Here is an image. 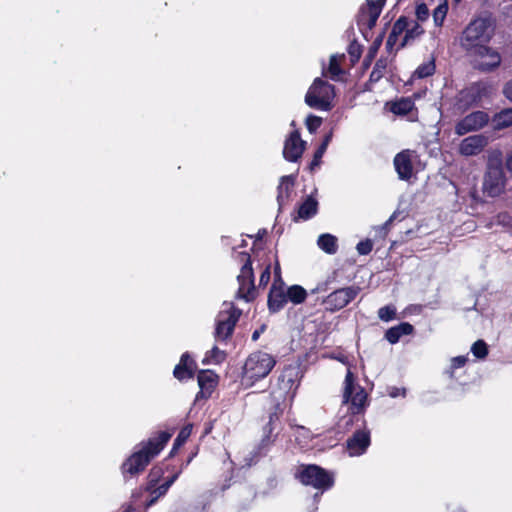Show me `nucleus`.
Masks as SVG:
<instances>
[{
    "instance_id": "nucleus-5",
    "label": "nucleus",
    "mask_w": 512,
    "mask_h": 512,
    "mask_svg": "<svg viewBox=\"0 0 512 512\" xmlns=\"http://www.w3.org/2000/svg\"><path fill=\"white\" fill-rule=\"evenodd\" d=\"M294 477L303 486L316 490L315 495H322L335 485L334 473L317 464H300Z\"/></svg>"
},
{
    "instance_id": "nucleus-33",
    "label": "nucleus",
    "mask_w": 512,
    "mask_h": 512,
    "mask_svg": "<svg viewBox=\"0 0 512 512\" xmlns=\"http://www.w3.org/2000/svg\"><path fill=\"white\" fill-rule=\"evenodd\" d=\"M286 297L288 301L293 304H301L307 298L306 290L300 285H292L286 290Z\"/></svg>"
},
{
    "instance_id": "nucleus-6",
    "label": "nucleus",
    "mask_w": 512,
    "mask_h": 512,
    "mask_svg": "<svg viewBox=\"0 0 512 512\" xmlns=\"http://www.w3.org/2000/svg\"><path fill=\"white\" fill-rule=\"evenodd\" d=\"M277 363L276 357L272 354L257 350L248 355L242 367V382L248 386L266 378L274 369Z\"/></svg>"
},
{
    "instance_id": "nucleus-50",
    "label": "nucleus",
    "mask_w": 512,
    "mask_h": 512,
    "mask_svg": "<svg viewBox=\"0 0 512 512\" xmlns=\"http://www.w3.org/2000/svg\"><path fill=\"white\" fill-rule=\"evenodd\" d=\"M271 266L268 264L265 269L262 271L259 279V286H266L271 278Z\"/></svg>"
},
{
    "instance_id": "nucleus-27",
    "label": "nucleus",
    "mask_w": 512,
    "mask_h": 512,
    "mask_svg": "<svg viewBox=\"0 0 512 512\" xmlns=\"http://www.w3.org/2000/svg\"><path fill=\"white\" fill-rule=\"evenodd\" d=\"M389 60L387 57H380L370 73L368 81L365 83V90L371 91V86L379 82L387 73Z\"/></svg>"
},
{
    "instance_id": "nucleus-11",
    "label": "nucleus",
    "mask_w": 512,
    "mask_h": 512,
    "mask_svg": "<svg viewBox=\"0 0 512 512\" xmlns=\"http://www.w3.org/2000/svg\"><path fill=\"white\" fill-rule=\"evenodd\" d=\"M385 3L386 0H366V3L361 5L356 16V23L360 31H363L364 28L371 30L376 25ZM363 35L366 37L365 34Z\"/></svg>"
},
{
    "instance_id": "nucleus-23",
    "label": "nucleus",
    "mask_w": 512,
    "mask_h": 512,
    "mask_svg": "<svg viewBox=\"0 0 512 512\" xmlns=\"http://www.w3.org/2000/svg\"><path fill=\"white\" fill-rule=\"evenodd\" d=\"M487 145V138L481 134L464 138L459 145V153L463 156L480 154Z\"/></svg>"
},
{
    "instance_id": "nucleus-38",
    "label": "nucleus",
    "mask_w": 512,
    "mask_h": 512,
    "mask_svg": "<svg viewBox=\"0 0 512 512\" xmlns=\"http://www.w3.org/2000/svg\"><path fill=\"white\" fill-rule=\"evenodd\" d=\"M277 427L270 424V423H266L265 426L263 427V437L261 439V447H266L268 446L269 444H271L272 442H274L275 438L277 437V434H274V431Z\"/></svg>"
},
{
    "instance_id": "nucleus-17",
    "label": "nucleus",
    "mask_w": 512,
    "mask_h": 512,
    "mask_svg": "<svg viewBox=\"0 0 512 512\" xmlns=\"http://www.w3.org/2000/svg\"><path fill=\"white\" fill-rule=\"evenodd\" d=\"M417 157L414 150L405 149L397 153L393 164L400 180L409 181L414 173L413 159Z\"/></svg>"
},
{
    "instance_id": "nucleus-60",
    "label": "nucleus",
    "mask_w": 512,
    "mask_h": 512,
    "mask_svg": "<svg viewBox=\"0 0 512 512\" xmlns=\"http://www.w3.org/2000/svg\"><path fill=\"white\" fill-rule=\"evenodd\" d=\"M506 166L512 171V156L507 159Z\"/></svg>"
},
{
    "instance_id": "nucleus-34",
    "label": "nucleus",
    "mask_w": 512,
    "mask_h": 512,
    "mask_svg": "<svg viewBox=\"0 0 512 512\" xmlns=\"http://www.w3.org/2000/svg\"><path fill=\"white\" fill-rule=\"evenodd\" d=\"M344 57H345L344 54H342L340 56L332 55L330 57L328 73L332 80H336V79H338V77L340 75L344 74V70L341 68V60Z\"/></svg>"
},
{
    "instance_id": "nucleus-39",
    "label": "nucleus",
    "mask_w": 512,
    "mask_h": 512,
    "mask_svg": "<svg viewBox=\"0 0 512 512\" xmlns=\"http://www.w3.org/2000/svg\"><path fill=\"white\" fill-rule=\"evenodd\" d=\"M471 352L478 359H484L488 353V345L484 340H477L472 344Z\"/></svg>"
},
{
    "instance_id": "nucleus-57",
    "label": "nucleus",
    "mask_w": 512,
    "mask_h": 512,
    "mask_svg": "<svg viewBox=\"0 0 512 512\" xmlns=\"http://www.w3.org/2000/svg\"><path fill=\"white\" fill-rule=\"evenodd\" d=\"M396 218V212H394L390 218L384 223V228H388L392 222L394 221V219Z\"/></svg>"
},
{
    "instance_id": "nucleus-30",
    "label": "nucleus",
    "mask_w": 512,
    "mask_h": 512,
    "mask_svg": "<svg viewBox=\"0 0 512 512\" xmlns=\"http://www.w3.org/2000/svg\"><path fill=\"white\" fill-rule=\"evenodd\" d=\"M192 429L193 425L191 423L186 424L180 429L177 437L174 440L173 446L169 452L170 457L176 456L178 450L186 443L188 438L191 436Z\"/></svg>"
},
{
    "instance_id": "nucleus-14",
    "label": "nucleus",
    "mask_w": 512,
    "mask_h": 512,
    "mask_svg": "<svg viewBox=\"0 0 512 512\" xmlns=\"http://www.w3.org/2000/svg\"><path fill=\"white\" fill-rule=\"evenodd\" d=\"M358 294V288L345 287L330 293L324 300L325 309L331 312L338 311L346 307Z\"/></svg>"
},
{
    "instance_id": "nucleus-25",
    "label": "nucleus",
    "mask_w": 512,
    "mask_h": 512,
    "mask_svg": "<svg viewBox=\"0 0 512 512\" xmlns=\"http://www.w3.org/2000/svg\"><path fill=\"white\" fill-rule=\"evenodd\" d=\"M318 212V202L312 196H308L303 203L300 204L297 215H292L293 221L309 220Z\"/></svg>"
},
{
    "instance_id": "nucleus-44",
    "label": "nucleus",
    "mask_w": 512,
    "mask_h": 512,
    "mask_svg": "<svg viewBox=\"0 0 512 512\" xmlns=\"http://www.w3.org/2000/svg\"><path fill=\"white\" fill-rule=\"evenodd\" d=\"M307 130L312 134L315 133L322 125V118L313 114L307 116L305 121Z\"/></svg>"
},
{
    "instance_id": "nucleus-43",
    "label": "nucleus",
    "mask_w": 512,
    "mask_h": 512,
    "mask_svg": "<svg viewBox=\"0 0 512 512\" xmlns=\"http://www.w3.org/2000/svg\"><path fill=\"white\" fill-rule=\"evenodd\" d=\"M409 26L408 17L402 15L393 24L391 31L396 32L399 36L406 33L407 27Z\"/></svg>"
},
{
    "instance_id": "nucleus-37",
    "label": "nucleus",
    "mask_w": 512,
    "mask_h": 512,
    "mask_svg": "<svg viewBox=\"0 0 512 512\" xmlns=\"http://www.w3.org/2000/svg\"><path fill=\"white\" fill-rule=\"evenodd\" d=\"M448 12V2L445 0L443 3L439 4L433 11V20L434 24L437 27H441L446 18Z\"/></svg>"
},
{
    "instance_id": "nucleus-61",
    "label": "nucleus",
    "mask_w": 512,
    "mask_h": 512,
    "mask_svg": "<svg viewBox=\"0 0 512 512\" xmlns=\"http://www.w3.org/2000/svg\"><path fill=\"white\" fill-rule=\"evenodd\" d=\"M121 512H135L134 508L132 506H128L127 508H125L123 511Z\"/></svg>"
},
{
    "instance_id": "nucleus-8",
    "label": "nucleus",
    "mask_w": 512,
    "mask_h": 512,
    "mask_svg": "<svg viewBox=\"0 0 512 512\" xmlns=\"http://www.w3.org/2000/svg\"><path fill=\"white\" fill-rule=\"evenodd\" d=\"M239 257L244 264L241 267L240 274L237 276L239 288L236 297L244 299L246 302H251L256 298L251 256L247 252H241Z\"/></svg>"
},
{
    "instance_id": "nucleus-35",
    "label": "nucleus",
    "mask_w": 512,
    "mask_h": 512,
    "mask_svg": "<svg viewBox=\"0 0 512 512\" xmlns=\"http://www.w3.org/2000/svg\"><path fill=\"white\" fill-rule=\"evenodd\" d=\"M423 33L424 30L420 24L418 22H414L411 28H409V26L407 27L406 33L404 34V37L396 50L405 47L411 40H414Z\"/></svg>"
},
{
    "instance_id": "nucleus-3",
    "label": "nucleus",
    "mask_w": 512,
    "mask_h": 512,
    "mask_svg": "<svg viewBox=\"0 0 512 512\" xmlns=\"http://www.w3.org/2000/svg\"><path fill=\"white\" fill-rule=\"evenodd\" d=\"M342 404L348 405L349 419L346 425L359 421L365 425L364 414L369 406L368 393L357 382V377L350 368L347 369L343 382Z\"/></svg>"
},
{
    "instance_id": "nucleus-41",
    "label": "nucleus",
    "mask_w": 512,
    "mask_h": 512,
    "mask_svg": "<svg viewBox=\"0 0 512 512\" xmlns=\"http://www.w3.org/2000/svg\"><path fill=\"white\" fill-rule=\"evenodd\" d=\"M347 52L349 54L351 63L354 65L359 61L361 57L362 46L358 42L353 41L349 44Z\"/></svg>"
},
{
    "instance_id": "nucleus-15",
    "label": "nucleus",
    "mask_w": 512,
    "mask_h": 512,
    "mask_svg": "<svg viewBox=\"0 0 512 512\" xmlns=\"http://www.w3.org/2000/svg\"><path fill=\"white\" fill-rule=\"evenodd\" d=\"M484 91L485 88L480 83H473L462 89L456 96V108L464 112L478 105L484 95Z\"/></svg>"
},
{
    "instance_id": "nucleus-36",
    "label": "nucleus",
    "mask_w": 512,
    "mask_h": 512,
    "mask_svg": "<svg viewBox=\"0 0 512 512\" xmlns=\"http://www.w3.org/2000/svg\"><path fill=\"white\" fill-rule=\"evenodd\" d=\"M435 69H436L435 61H434V59H432L428 62H425V63H422L421 65H419L414 72V76L418 79H424L429 76H432L435 73Z\"/></svg>"
},
{
    "instance_id": "nucleus-22",
    "label": "nucleus",
    "mask_w": 512,
    "mask_h": 512,
    "mask_svg": "<svg viewBox=\"0 0 512 512\" xmlns=\"http://www.w3.org/2000/svg\"><path fill=\"white\" fill-rule=\"evenodd\" d=\"M196 370V361L191 357L189 352H184L180 357L179 363L174 367L173 376L178 381L182 382L194 378Z\"/></svg>"
},
{
    "instance_id": "nucleus-10",
    "label": "nucleus",
    "mask_w": 512,
    "mask_h": 512,
    "mask_svg": "<svg viewBox=\"0 0 512 512\" xmlns=\"http://www.w3.org/2000/svg\"><path fill=\"white\" fill-rule=\"evenodd\" d=\"M303 373L299 364L285 365L278 376V388L283 392L284 398H289L290 401L296 396L297 390L300 386Z\"/></svg>"
},
{
    "instance_id": "nucleus-9",
    "label": "nucleus",
    "mask_w": 512,
    "mask_h": 512,
    "mask_svg": "<svg viewBox=\"0 0 512 512\" xmlns=\"http://www.w3.org/2000/svg\"><path fill=\"white\" fill-rule=\"evenodd\" d=\"M471 59L473 67L483 73H490L495 71L502 61V57L497 49L486 44L477 50L473 51L472 54L466 55Z\"/></svg>"
},
{
    "instance_id": "nucleus-21",
    "label": "nucleus",
    "mask_w": 512,
    "mask_h": 512,
    "mask_svg": "<svg viewBox=\"0 0 512 512\" xmlns=\"http://www.w3.org/2000/svg\"><path fill=\"white\" fill-rule=\"evenodd\" d=\"M200 391L197 399H208L218 385L219 376L212 370H200L197 375Z\"/></svg>"
},
{
    "instance_id": "nucleus-45",
    "label": "nucleus",
    "mask_w": 512,
    "mask_h": 512,
    "mask_svg": "<svg viewBox=\"0 0 512 512\" xmlns=\"http://www.w3.org/2000/svg\"><path fill=\"white\" fill-rule=\"evenodd\" d=\"M467 362H468L467 356L460 355V356L453 357L451 359V363H450V367H449L450 376L453 377L455 370L464 367Z\"/></svg>"
},
{
    "instance_id": "nucleus-13",
    "label": "nucleus",
    "mask_w": 512,
    "mask_h": 512,
    "mask_svg": "<svg viewBox=\"0 0 512 512\" xmlns=\"http://www.w3.org/2000/svg\"><path fill=\"white\" fill-rule=\"evenodd\" d=\"M505 174L501 163H490L483 181V191L490 197L499 196L505 188Z\"/></svg>"
},
{
    "instance_id": "nucleus-28",
    "label": "nucleus",
    "mask_w": 512,
    "mask_h": 512,
    "mask_svg": "<svg viewBox=\"0 0 512 512\" xmlns=\"http://www.w3.org/2000/svg\"><path fill=\"white\" fill-rule=\"evenodd\" d=\"M386 106L389 107V111L393 114L397 116H406L415 109V102L410 97H401L395 101L387 102Z\"/></svg>"
},
{
    "instance_id": "nucleus-29",
    "label": "nucleus",
    "mask_w": 512,
    "mask_h": 512,
    "mask_svg": "<svg viewBox=\"0 0 512 512\" xmlns=\"http://www.w3.org/2000/svg\"><path fill=\"white\" fill-rule=\"evenodd\" d=\"M492 125L495 130H502L512 126V107L504 108L492 117Z\"/></svg>"
},
{
    "instance_id": "nucleus-12",
    "label": "nucleus",
    "mask_w": 512,
    "mask_h": 512,
    "mask_svg": "<svg viewBox=\"0 0 512 512\" xmlns=\"http://www.w3.org/2000/svg\"><path fill=\"white\" fill-rule=\"evenodd\" d=\"M241 316V310L231 307L228 311H221L216 319V327L214 336L216 340L226 341L229 339L235 329L237 322Z\"/></svg>"
},
{
    "instance_id": "nucleus-58",
    "label": "nucleus",
    "mask_w": 512,
    "mask_h": 512,
    "mask_svg": "<svg viewBox=\"0 0 512 512\" xmlns=\"http://www.w3.org/2000/svg\"><path fill=\"white\" fill-rule=\"evenodd\" d=\"M196 454H197L196 452H195V453H191V454L188 456L187 460H186L185 462H182V463L184 464V468H185V467H187V466L191 463V461H192V460H193V458L196 456Z\"/></svg>"
},
{
    "instance_id": "nucleus-26",
    "label": "nucleus",
    "mask_w": 512,
    "mask_h": 512,
    "mask_svg": "<svg viewBox=\"0 0 512 512\" xmlns=\"http://www.w3.org/2000/svg\"><path fill=\"white\" fill-rule=\"evenodd\" d=\"M415 329L412 324L409 322H401L398 325L390 327L385 332V339L390 344H396L399 342L400 338L405 335H412Z\"/></svg>"
},
{
    "instance_id": "nucleus-42",
    "label": "nucleus",
    "mask_w": 512,
    "mask_h": 512,
    "mask_svg": "<svg viewBox=\"0 0 512 512\" xmlns=\"http://www.w3.org/2000/svg\"><path fill=\"white\" fill-rule=\"evenodd\" d=\"M378 317L384 322L391 321L396 318V308L393 305L383 306L378 310Z\"/></svg>"
},
{
    "instance_id": "nucleus-18",
    "label": "nucleus",
    "mask_w": 512,
    "mask_h": 512,
    "mask_svg": "<svg viewBox=\"0 0 512 512\" xmlns=\"http://www.w3.org/2000/svg\"><path fill=\"white\" fill-rule=\"evenodd\" d=\"M306 148V141L301 139L298 130L292 131L286 138L283 147V157L289 162H297Z\"/></svg>"
},
{
    "instance_id": "nucleus-1",
    "label": "nucleus",
    "mask_w": 512,
    "mask_h": 512,
    "mask_svg": "<svg viewBox=\"0 0 512 512\" xmlns=\"http://www.w3.org/2000/svg\"><path fill=\"white\" fill-rule=\"evenodd\" d=\"M175 431V427L154 431L148 439L138 443L134 451L120 466L124 480L128 481L142 474L150 463L163 451Z\"/></svg>"
},
{
    "instance_id": "nucleus-52",
    "label": "nucleus",
    "mask_w": 512,
    "mask_h": 512,
    "mask_svg": "<svg viewBox=\"0 0 512 512\" xmlns=\"http://www.w3.org/2000/svg\"><path fill=\"white\" fill-rule=\"evenodd\" d=\"M221 353L220 349L216 346H214L211 351H210V356H206V358L203 360V363L204 364H207L209 361H208V357L210 358H213L215 359L217 362H219V360L217 359V356Z\"/></svg>"
},
{
    "instance_id": "nucleus-7",
    "label": "nucleus",
    "mask_w": 512,
    "mask_h": 512,
    "mask_svg": "<svg viewBox=\"0 0 512 512\" xmlns=\"http://www.w3.org/2000/svg\"><path fill=\"white\" fill-rule=\"evenodd\" d=\"M334 97V85L316 78L305 95V103L313 109L330 111L333 108Z\"/></svg>"
},
{
    "instance_id": "nucleus-20",
    "label": "nucleus",
    "mask_w": 512,
    "mask_h": 512,
    "mask_svg": "<svg viewBox=\"0 0 512 512\" xmlns=\"http://www.w3.org/2000/svg\"><path fill=\"white\" fill-rule=\"evenodd\" d=\"M285 284L282 279L274 280L268 294V309L270 313H277L284 308L288 299L286 297Z\"/></svg>"
},
{
    "instance_id": "nucleus-19",
    "label": "nucleus",
    "mask_w": 512,
    "mask_h": 512,
    "mask_svg": "<svg viewBox=\"0 0 512 512\" xmlns=\"http://www.w3.org/2000/svg\"><path fill=\"white\" fill-rule=\"evenodd\" d=\"M370 444V431L359 428L347 439L346 448L350 456H360L366 452Z\"/></svg>"
},
{
    "instance_id": "nucleus-53",
    "label": "nucleus",
    "mask_w": 512,
    "mask_h": 512,
    "mask_svg": "<svg viewBox=\"0 0 512 512\" xmlns=\"http://www.w3.org/2000/svg\"><path fill=\"white\" fill-rule=\"evenodd\" d=\"M503 93L509 100L512 101V80L505 84Z\"/></svg>"
},
{
    "instance_id": "nucleus-24",
    "label": "nucleus",
    "mask_w": 512,
    "mask_h": 512,
    "mask_svg": "<svg viewBox=\"0 0 512 512\" xmlns=\"http://www.w3.org/2000/svg\"><path fill=\"white\" fill-rule=\"evenodd\" d=\"M293 186L294 177L292 175H285L280 178V182L277 187V203L279 212L282 211L283 207L289 201Z\"/></svg>"
},
{
    "instance_id": "nucleus-51",
    "label": "nucleus",
    "mask_w": 512,
    "mask_h": 512,
    "mask_svg": "<svg viewBox=\"0 0 512 512\" xmlns=\"http://www.w3.org/2000/svg\"><path fill=\"white\" fill-rule=\"evenodd\" d=\"M387 392H388V395L392 398H396L399 396L405 397V395H406V389L403 387L399 388L396 386H391V387L387 388Z\"/></svg>"
},
{
    "instance_id": "nucleus-46",
    "label": "nucleus",
    "mask_w": 512,
    "mask_h": 512,
    "mask_svg": "<svg viewBox=\"0 0 512 512\" xmlns=\"http://www.w3.org/2000/svg\"><path fill=\"white\" fill-rule=\"evenodd\" d=\"M325 152H326V150L324 149V146H318V148L314 152L313 158L308 166V169L310 172H313L315 170V168L321 164L322 157Z\"/></svg>"
},
{
    "instance_id": "nucleus-49",
    "label": "nucleus",
    "mask_w": 512,
    "mask_h": 512,
    "mask_svg": "<svg viewBox=\"0 0 512 512\" xmlns=\"http://www.w3.org/2000/svg\"><path fill=\"white\" fill-rule=\"evenodd\" d=\"M399 35L396 32L391 31L386 41V50L391 53L397 44Z\"/></svg>"
},
{
    "instance_id": "nucleus-32",
    "label": "nucleus",
    "mask_w": 512,
    "mask_h": 512,
    "mask_svg": "<svg viewBox=\"0 0 512 512\" xmlns=\"http://www.w3.org/2000/svg\"><path fill=\"white\" fill-rule=\"evenodd\" d=\"M318 246L328 254H335L338 249L337 238L332 234H322L317 240Z\"/></svg>"
},
{
    "instance_id": "nucleus-59",
    "label": "nucleus",
    "mask_w": 512,
    "mask_h": 512,
    "mask_svg": "<svg viewBox=\"0 0 512 512\" xmlns=\"http://www.w3.org/2000/svg\"><path fill=\"white\" fill-rule=\"evenodd\" d=\"M267 231L265 229L259 230L256 236L257 240H261L265 235Z\"/></svg>"
},
{
    "instance_id": "nucleus-47",
    "label": "nucleus",
    "mask_w": 512,
    "mask_h": 512,
    "mask_svg": "<svg viewBox=\"0 0 512 512\" xmlns=\"http://www.w3.org/2000/svg\"><path fill=\"white\" fill-rule=\"evenodd\" d=\"M360 255H368L373 249V242L370 239L360 241L356 246Z\"/></svg>"
},
{
    "instance_id": "nucleus-16",
    "label": "nucleus",
    "mask_w": 512,
    "mask_h": 512,
    "mask_svg": "<svg viewBox=\"0 0 512 512\" xmlns=\"http://www.w3.org/2000/svg\"><path fill=\"white\" fill-rule=\"evenodd\" d=\"M488 121V113L480 110L474 111L456 123L455 133L463 136L469 132L480 130L487 125Z\"/></svg>"
},
{
    "instance_id": "nucleus-54",
    "label": "nucleus",
    "mask_w": 512,
    "mask_h": 512,
    "mask_svg": "<svg viewBox=\"0 0 512 512\" xmlns=\"http://www.w3.org/2000/svg\"><path fill=\"white\" fill-rule=\"evenodd\" d=\"M266 329V325H262L260 328L256 329L252 335H251V339L252 341H257L260 337V335L265 331Z\"/></svg>"
},
{
    "instance_id": "nucleus-4",
    "label": "nucleus",
    "mask_w": 512,
    "mask_h": 512,
    "mask_svg": "<svg viewBox=\"0 0 512 512\" xmlns=\"http://www.w3.org/2000/svg\"><path fill=\"white\" fill-rule=\"evenodd\" d=\"M173 459L174 457H170L168 454L162 461L155 464L148 473L146 490L155 498L164 496L184 470V464H175Z\"/></svg>"
},
{
    "instance_id": "nucleus-2",
    "label": "nucleus",
    "mask_w": 512,
    "mask_h": 512,
    "mask_svg": "<svg viewBox=\"0 0 512 512\" xmlns=\"http://www.w3.org/2000/svg\"><path fill=\"white\" fill-rule=\"evenodd\" d=\"M495 34V20L490 13L473 18L461 32L459 44L465 55L489 44Z\"/></svg>"
},
{
    "instance_id": "nucleus-56",
    "label": "nucleus",
    "mask_w": 512,
    "mask_h": 512,
    "mask_svg": "<svg viewBox=\"0 0 512 512\" xmlns=\"http://www.w3.org/2000/svg\"><path fill=\"white\" fill-rule=\"evenodd\" d=\"M274 273H275V279L274 280H279V278L282 279L281 278V272H280V266H279L278 262H276Z\"/></svg>"
},
{
    "instance_id": "nucleus-48",
    "label": "nucleus",
    "mask_w": 512,
    "mask_h": 512,
    "mask_svg": "<svg viewBox=\"0 0 512 512\" xmlns=\"http://www.w3.org/2000/svg\"><path fill=\"white\" fill-rule=\"evenodd\" d=\"M416 17L419 21H426L429 17V9L425 3H420L416 6Z\"/></svg>"
},
{
    "instance_id": "nucleus-40",
    "label": "nucleus",
    "mask_w": 512,
    "mask_h": 512,
    "mask_svg": "<svg viewBox=\"0 0 512 512\" xmlns=\"http://www.w3.org/2000/svg\"><path fill=\"white\" fill-rule=\"evenodd\" d=\"M283 412L284 409L282 407V404L280 402H276L269 412L268 423L277 427L280 424V418L283 415Z\"/></svg>"
},
{
    "instance_id": "nucleus-31",
    "label": "nucleus",
    "mask_w": 512,
    "mask_h": 512,
    "mask_svg": "<svg viewBox=\"0 0 512 512\" xmlns=\"http://www.w3.org/2000/svg\"><path fill=\"white\" fill-rule=\"evenodd\" d=\"M385 37V30H383L376 38L373 40L370 45L367 54L364 57L362 66L364 69H367L372 64L374 58L376 57Z\"/></svg>"
},
{
    "instance_id": "nucleus-55",
    "label": "nucleus",
    "mask_w": 512,
    "mask_h": 512,
    "mask_svg": "<svg viewBox=\"0 0 512 512\" xmlns=\"http://www.w3.org/2000/svg\"><path fill=\"white\" fill-rule=\"evenodd\" d=\"M331 138H332V134H327L324 136L321 144L319 146H324V149L326 150L328 145H329V142L331 141Z\"/></svg>"
}]
</instances>
